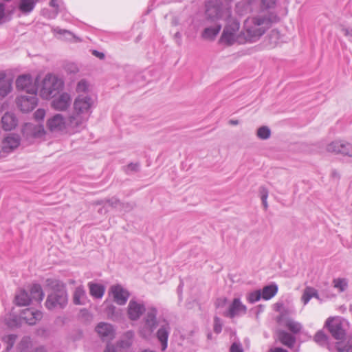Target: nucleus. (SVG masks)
I'll return each instance as SVG.
<instances>
[{"label":"nucleus","mask_w":352,"mask_h":352,"mask_svg":"<svg viewBox=\"0 0 352 352\" xmlns=\"http://www.w3.org/2000/svg\"><path fill=\"white\" fill-rule=\"evenodd\" d=\"M271 19L265 16H256L245 21L243 30L239 33V44L258 41L271 26Z\"/></svg>","instance_id":"obj_1"},{"label":"nucleus","mask_w":352,"mask_h":352,"mask_svg":"<svg viewBox=\"0 0 352 352\" xmlns=\"http://www.w3.org/2000/svg\"><path fill=\"white\" fill-rule=\"evenodd\" d=\"M46 285L52 292L47 297L45 307L50 310L65 308L68 302L65 284L57 279L48 278Z\"/></svg>","instance_id":"obj_2"},{"label":"nucleus","mask_w":352,"mask_h":352,"mask_svg":"<svg viewBox=\"0 0 352 352\" xmlns=\"http://www.w3.org/2000/svg\"><path fill=\"white\" fill-rule=\"evenodd\" d=\"M63 87V82L52 74L45 76L40 89L41 96L45 99L54 98Z\"/></svg>","instance_id":"obj_3"},{"label":"nucleus","mask_w":352,"mask_h":352,"mask_svg":"<svg viewBox=\"0 0 352 352\" xmlns=\"http://www.w3.org/2000/svg\"><path fill=\"white\" fill-rule=\"evenodd\" d=\"M230 10L223 8L218 0H209L206 3V16L208 20L215 21L222 19L224 15L230 16Z\"/></svg>","instance_id":"obj_4"},{"label":"nucleus","mask_w":352,"mask_h":352,"mask_svg":"<svg viewBox=\"0 0 352 352\" xmlns=\"http://www.w3.org/2000/svg\"><path fill=\"white\" fill-rule=\"evenodd\" d=\"M240 28L239 22L236 19H230L225 26L219 41L228 46L235 43L239 44V34H236Z\"/></svg>","instance_id":"obj_5"},{"label":"nucleus","mask_w":352,"mask_h":352,"mask_svg":"<svg viewBox=\"0 0 352 352\" xmlns=\"http://www.w3.org/2000/svg\"><path fill=\"white\" fill-rule=\"evenodd\" d=\"M94 104V102L91 97L87 95L80 94L76 98L74 102V111L78 114H82L89 118Z\"/></svg>","instance_id":"obj_6"},{"label":"nucleus","mask_w":352,"mask_h":352,"mask_svg":"<svg viewBox=\"0 0 352 352\" xmlns=\"http://www.w3.org/2000/svg\"><path fill=\"white\" fill-rule=\"evenodd\" d=\"M325 327L336 340H342L346 335L343 322L340 318H328L325 322Z\"/></svg>","instance_id":"obj_7"},{"label":"nucleus","mask_w":352,"mask_h":352,"mask_svg":"<svg viewBox=\"0 0 352 352\" xmlns=\"http://www.w3.org/2000/svg\"><path fill=\"white\" fill-rule=\"evenodd\" d=\"M30 96H19L16 99L17 107L23 113H28L32 111L38 104L36 94H30Z\"/></svg>","instance_id":"obj_8"},{"label":"nucleus","mask_w":352,"mask_h":352,"mask_svg":"<svg viewBox=\"0 0 352 352\" xmlns=\"http://www.w3.org/2000/svg\"><path fill=\"white\" fill-rule=\"evenodd\" d=\"M89 118L78 114L74 111L67 120V128L72 133L80 132L84 127Z\"/></svg>","instance_id":"obj_9"},{"label":"nucleus","mask_w":352,"mask_h":352,"mask_svg":"<svg viewBox=\"0 0 352 352\" xmlns=\"http://www.w3.org/2000/svg\"><path fill=\"white\" fill-rule=\"evenodd\" d=\"M327 151L352 157V144L344 141L339 140L331 142L327 146Z\"/></svg>","instance_id":"obj_10"},{"label":"nucleus","mask_w":352,"mask_h":352,"mask_svg":"<svg viewBox=\"0 0 352 352\" xmlns=\"http://www.w3.org/2000/svg\"><path fill=\"white\" fill-rule=\"evenodd\" d=\"M23 135L28 140L43 138L46 131L42 124L25 123L22 129Z\"/></svg>","instance_id":"obj_11"},{"label":"nucleus","mask_w":352,"mask_h":352,"mask_svg":"<svg viewBox=\"0 0 352 352\" xmlns=\"http://www.w3.org/2000/svg\"><path fill=\"white\" fill-rule=\"evenodd\" d=\"M145 311L146 307L144 302H138L135 298L130 300L127 307V315L131 320H139Z\"/></svg>","instance_id":"obj_12"},{"label":"nucleus","mask_w":352,"mask_h":352,"mask_svg":"<svg viewBox=\"0 0 352 352\" xmlns=\"http://www.w3.org/2000/svg\"><path fill=\"white\" fill-rule=\"evenodd\" d=\"M109 294L112 295L113 301L118 305H124L130 297L129 292L119 284L111 285L109 288Z\"/></svg>","instance_id":"obj_13"},{"label":"nucleus","mask_w":352,"mask_h":352,"mask_svg":"<svg viewBox=\"0 0 352 352\" xmlns=\"http://www.w3.org/2000/svg\"><path fill=\"white\" fill-rule=\"evenodd\" d=\"M46 126L52 133L60 132L67 128V122L61 114L57 113L47 120Z\"/></svg>","instance_id":"obj_14"},{"label":"nucleus","mask_w":352,"mask_h":352,"mask_svg":"<svg viewBox=\"0 0 352 352\" xmlns=\"http://www.w3.org/2000/svg\"><path fill=\"white\" fill-rule=\"evenodd\" d=\"M16 86L18 89L25 90L28 94H36L38 91V87L32 85V77L28 74L19 76L16 80Z\"/></svg>","instance_id":"obj_15"},{"label":"nucleus","mask_w":352,"mask_h":352,"mask_svg":"<svg viewBox=\"0 0 352 352\" xmlns=\"http://www.w3.org/2000/svg\"><path fill=\"white\" fill-rule=\"evenodd\" d=\"M246 307L243 305L239 298H234L230 305L228 309L223 315L230 318H234L241 314L246 313Z\"/></svg>","instance_id":"obj_16"},{"label":"nucleus","mask_w":352,"mask_h":352,"mask_svg":"<svg viewBox=\"0 0 352 352\" xmlns=\"http://www.w3.org/2000/svg\"><path fill=\"white\" fill-rule=\"evenodd\" d=\"M21 318L30 325H34L43 318V313L33 308H28L23 311Z\"/></svg>","instance_id":"obj_17"},{"label":"nucleus","mask_w":352,"mask_h":352,"mask_svg":"<svg viewBox=\"0 0 352 352\" xmlns=\"http://www.w3.org/2000/svg\"><path fill=\"white\" fill-rule=\"evenodd\" d=\"M71 104V97L67 93H63L51 102L52 107L56 111H65Z\"/></svg>","instance_id":"obj_18"},{"label":"nucleus","mask_w":352,"mask_h":352,"mask_svg":"<svg viewBox=\"0 0 352 352\" xmlns=\"http://www.w3.org/2000/svg\"><path fill=\"white\" fill-rule=\"evenodd\" d=\"M96 331L103 340H111L114 338V329L111 324L100 322L96 327Z\"/></svg>","instance_id":"obj_19"},{"label":"nucleus","mask_w":352,"mask_h":352,"mask_svg":"<svg viewBox=\"0 0 352 352\" xmlns=\"http://www.w3.org/2000/svg\"><path fill=\"white\" fill-rule=\"evenodd\" d=\"M157 311L155 308H151L144 318L145 328L148 329L149 333H153L157 327Z\"/></svg>","instance_id":"obj_20"},{"label":"nucleus","mask_w":352,"mask_h":352,"mask_svg":"<svg viewBox=\"0 0 352 352\" xmlns=\"http://www.w3.org/2000/svg\"><path fill=\"white\" fill-rule=\"evenodd\" d=\"M277 322L278 323L284 322V325L288 329V330L294 334L300 333L302 329V325L300 323L296 322L291 318L285 319L283 314H280L278 317Z\"/></svg>","instance_id":"obj_21"},{"label":"nucleus","mask_w":352,"mask_h":352,"mask_svg":"<svg viewBox=\"0 0 352 352\" xmlns=\"http://www.w3.org/2000/svg\"><path fill=\"white\" fill-rule=\"evenodd\" d=\"M169 333L170 326L168 323L162 325L157 331V338L161 343L162 351H165L168 346Z\"/></svg>","instance_id":"obj_22"},{"label":"nucleus","mask_w":352,"mask_h":352,"mask_svg":"<svg viewBox=\"0 0 352 352\" xmlns=\"http://www.w3.org/2000/svg\"><path fill=\"white\" fill-rule=\"evenodd\" d=\"M1 124L5 131H11L17 125V119L13 113H6L1 118Z\"/></svg>","instance_id":"obj_23"},{"label":"nucleus","mask_w":352,"mask_h":352,"mask_svg":"<svg viewBox=\"0 0 352 352\" xmlns=\"http://www.w3.org/2000/svg\"><path fill=\"white\" fill-rule=\"evenodd\" d=\"M20 144V138L18 135L8 136L4 142L3 150L5 152H10L16 148Z\"/></svg>","instance_id":"obj_24"},{"label":"nucleus","mask_w":352,"mask_h":352,"mask_svg":"<svg viewBox=\"0 0 352 352\" xmlns=\"http://www.w3.org/2000/svg\"><path fill=\"white\" fill-rule=\"evenodd\" d=\"M278 338L279 341L285 346L292 348L294 347L296 343V338L290 334L289 333L284 331L280 330L278 332Z\"/></svg>","instance_id":"obj_25"},{"label":"nucleus","mask_w":352,"mask_h":352,"mask_svg":"<svg viewBox=\"0 0 352 352\" xmlns=\"http://www.w3.org/2000/svg\"><path fill=\"white\" fill-rule=\"evenodd\" d=\"M221 29V25L215 23L213 26L206 28L201 33L204 39L214 40Z\"/></svg>","instance_id":"obj_26"},{"label":"nucleus","mask_w":352,"mask_h":352,"mask_svg":"<svg viewBox=\"0 0 352 352\" xmlns=\"http://www.w3.org/2000/svg\"><path fill=\"white\" fill-rule=\"evenodd\" d=\"M87 296L84 288L82 286L75 289L73 295V302L76 305H82L86 303Z\"/></svg>","instance_id":"obj_27"},{"label":"nucleus","mask_w":352,"mask_h":352,"mask_svg":"<svg viewBox=\"0 0 352 352\" xmlns=\"http://www.w3.org/2000/svg\"><path fill=\"white\" fill-rule=\"evenodd\" d=\"M88 286L91 296L96 298H101L103 296L105 291L103 285L90 282L88 283Z\"/></svg>","instance_id":"obj_28"},{"label":"nucleus","mask_w":352,"mask_h":352,"mask_svg":"<svg viewBox=\"0 0 352 352\" xmlns=\"http://www.w3.org/2000/svg\"><path fill=\"white\" fill-rule=\"evenodd\" d=\"M31 301L35 300L38 302H41L44 297V293L42 287L39 284H34L30 288V294Z\"/></svg>","instance_id":"obj_29"},{"label":"nucleus","mask_w":352,"mask_h":352,"mask_svg":"<svg viewBox=\"0 0 352 352\" xmlns=\"http://www.w3.org/2000/svg\"><path fill=\"white\" fill-rule=\"evenodd\" d=\"M14 301L18 306H26L31 302V298L28 293L25 290H20L16 294Z\"/></svg>","instance_id":"obj_30"},{"label":"nucleus","mask_w":352,"mask_h":352,"mask_svg":"<svg viewBox=\"0 0 352 352\" xmlns=\"http://www.w3.org/2000/svg\"><path fill=\"white\" fill-rule=\"evenodd\" d=\"M313 297L319 299L318 291L312 287H306L301 298L304 305H307Z\"/></svg>","instance_id":"obj_31"},{"label":"nucleus","mask_w":352,"mask_h":352,"mask_svg":"<svg viewBox=\"0 0 352 352\" xmlns=\"http://www.w3.org/2000/svg\"><path fill=\"white\" fill-rule=\"evenodd\" d=\"M277 292V285L271 284L263 288L261 296L264 300H270L276 294Z\"/></svg>","instance_id":"obj_32"},{"label":"nucleus","mask_w":352,"mask_h":352,"mask_svg":"<svg viewBox=\"0 0 352 352\" xmlns=\"http://www.w3.org/2000/svg\"><path fill=\"white\" fill-rule=\"evenodd\" d=\"M39 0H21L19 4V10L23 13H30L33 10L35 7L36 3Z\"/></svg>","instance_id":"obj_33"},{"label":"nucleus","mask_w":352,"mask_h":352,"mask_svg":"<svg viewBox=\"0 0 352 352\" xmlns=\"http://www.w3.org/2000/svg\"><path fill=\"white\" fill-rule=\"evenodd\" d=\"M328 336L322 330L318 331L314 338V340L320 346L328 345Z\"/></svg>","instance_id":"obj_34"},{"label":"nucleus","mask_w":352,"mask_h":352,"mask_svg":"<svg viewBox=\"0 0 352 352\" xmlns=\"http://www.w3.org/2000/svg\"><path fill=\"white\" fill-rule=\"evenodd\" d=\"M336 347L338 352H352V338H349L346 342H337Z\"/></svg>","instance_id":"obj_35"},{"label":"nucleus","mask_w":352,"mask_h":352,"mask_svg":"<svg viewBox=\"0 0 352 352\" xmlns=\"http://www.w3.org/2000/svg\"><path fill=\"white\" fill-rule=\"evenodd\" d=\"M333 285L340 292H344L348 287V282L346 278H338L333 280Z\"/></svg>","instance_id":"obj_36"},{"label":"nucleus","mask_w":352,"mask_h":352,"mask_svg":"<svg viewBox=\"0 0 352 352\" xmlns=\"http://www.w3.org/2000/svg\"><path fill=\"white\" fill-rule=\"evenodd\" d=\"M280 33L276 30H272L268 35L269 43L272 47H274L280 39Z\"/></svg>","instance_id":"obj_37"},{"label":"nucleus","mask_w":352,"mask_h":352,"mask_svg":"<svg viewBox=\"0 0 352 352\" xmlns=\"http://www.w3.org/2000/svg\"><path fill=\"white\" fill-rule=\"evenodd\" d=\"M105 313L107 314L109 318L111 320H117L120 316V313L117 310V308L113 305H108L105 309Z\"/></svg>","instance_id":"obj_38"},{"label":"nucleus","mask_w":352,"mask_h":352,"mask_svg":"<svg viewBox=\"0 0 352 352\" xmlns=\"http://www.w3.org/2000/svg\"><path fill=\"white\" fill-rule=\"evenodd\" d=\"M257 137L261 140H267L270 138L271 131L267 126H263L257 129Z\"/></svg>","instance_id":"obj_39"},{"label":"nucleus","mask_w":352,"mask_h":352,"mask_svg":"<svg viewBox=\"0 0 352 352\" xmlns=\"http://www.w3.org/2000/svg\"><path fill=\"white\" fill-rule=\"evenodd\" d=\"M262 297L261 292L260 290L252 292L248 294L247 298L248 300L250 303H254L261 299Z\"/></svg>","instance_id":"obj_40"},{"label":"nucleus","mask_w":352,"mask_h":352,"mask_svg":"<svg viewBox=\"0 0 352 352\" xmlns=\"http://www.w3.org/2000/svg\"><path fill=\"white\" fill-rule=\"evenodd\" d=\"M89 88V84L85 79L80 80L76 86V91L78 93H85L87 91Z\"/></svg>","instance_id":"obj_41"},{"label":"nucleus","mask_w":352,"mask_h":352,"mask_svg":"<svg viewBox=\"0 0 352 352\" xmlns=\"http://www.w3.org/2000/svg\"><path fill=\"white\" fill-rule=\"evenodd\" d=\"M11 90V85L9 83L5 82L0 85V99L6 96Z\"/></svg>","instance_id":"obj_42"},{"label":"nucleus","mask_w":352,"mask_h":352,"mask_svg":"<svg viewBox=\"0 0 352 352\" xmlns=\"http://www.w3.org/2000/svg\"><path fill=\"white\" fill-rule=\"evenodd\" d=\"M223 327V322L221 320L217 317L215 316L214 318V333L219 334L221 332Z\"/></svg>","instance_id":"obj_43"},{"label":"nucleus","mask_w":352,"mask_h":352,"mask_svg":"<svg viewBox=\"0 0 352 352\" xmlns=\"http://www.w3.org/2000/svg\"><path fill=\"white\" fill-rule=\"evenodd\" d=\"M106 203H107L109 206L113 208H116L118 207L120 208L121 201L117 197H113L110 199H106Z\"/></svg>","instance_id":"obj_44"},{"label":"nucleus","mask_w":352,"mask_h":352,"mask_svg":"<svg viewBox=\"0 0 352 352\" xmlns=\"http://www.w3.org/2000/svg\"><path fill=\"white\" fill-rule=\"evenodd\" d=\"M230 352H243V347L239 342H234L230 348Z\"/></svg>","instance_id":"obj_45"},{"label":"nucleus","mask_w":352,"mask_h":352,"mask_svg":"<svg viewBox=\"0 0 352 352\" xmlns=\"http://www.w3.org/2000/svg\"><path fill=\"white\" fill-rule=\"evenodd\" d=\"M45 116V111L43 109H38L34 113V118L36 120H42Z\"/></svg>","instance_id":"obj_46"},{"label":"nucleus","mask_w":352,"mask_h":352,"mask_svg":"<svg viewBox=\"0 0 352 352\" xmlns=\"http://www.w3.org/2000/svg\"><path fill=\"white\" fill-rule=\"evenodd\" d=\"M134 207L135 204L133 203H123L121 201L120 209L124 210V211H131L134 208Z\"/></svg>","instance_id":"obj_47"},{"label":"nucleus","mask_w":352,"mask_h":352,"mask_svg":"<svg viewBox=\"0 0 352 352\" xmlns=\"http://www.w3.org/2000/svg\"><path fill=\"white\" fill-rule=\"evenodd\" d=\"M259 194L261 199H265L268 197L269 190L265 186H261L259 188Z\"/></svg>","instance_id":"obj_48"},{"label":"nucleus","mask_w":352,"mask_h":352,"mask_svg":"<svg viewBox=\"0 0 352 352\" xmlns=\"http://www.w3.org/2000/svg\"><path fill=\"white\" fill-rule=\"evenodd\" d=\"M139 163H130L127 165V169L132 172H138L139 170Z\"/></svg>","instance_id":"obj_49"},{"label":"nucleus","mask_w":352,"mask_h":352,"mask_svg":"<svg viewBox=\"0 0 352 352\" xmlns=\"http://www.w3.org/2000/svg\"><path fill=\"white\" fill-rule=\"evenodd\" d=\"M276 1V0H262V3L266 8H271L275 6Z\"/></svg>","instance_id":"obj_50"},{"label":"nucleus","mask_w":352,"mask_h":352,"mask_svg":"<svg viewBox=\"0 0 352 352\" xmlns=\"http://www.w3.org/2000/svg\"><path fill=\"white\" fill-rule=\"evenodd\" d=\"M54 31L56 33L61 34V35H68L70 37H74V36L73 35V34L71 32L66 30H63V29H60V28H57L56 29L54 30Z\"/></svg>","instance_id":"obj_51"},{"label":"nucleus","mask_w":352,"mask_h":352,"mask_svg":"<svg viewBox=\"0 0 352 352\" xmlns=\"http://www.w3.org/2000/svg\"><path fill=\"white\" fill-rule=\"evenodd\" d=\"M341 30L346 36L349 37V41L352 42V29L342 27Z\"/></svg>","instance_id":"obj_52"},{"label":"nucleus","mask_w":352,"mask_h":352,"mask_svg":"<svg viewBox=\"0 0 352 352\" xmlns=\"http://www.w3.org/2000/svg\"><path fill=\"white\" fill-rule=\"evenodd\" d=\"M66 69L70 73H76L78 72L77 66L74 64H69L67 66Z\"/></svg>","instance_id":"obj_53"},{"label":"nucleus","mask_w":352,"mask_h":352,"mask_svg":"<svg viewBox=\"0 0 352 352\" xmlns=\"http://www.w3.org/2000/svg\"><path fill=\"white\" fill-rule=\"evenodd\" d=\"M104 352H117V350L114 345L107 344Z\"/></svg>","instance_id":"obj_54"},{"label":"nucleus","mask_w":352,"mask_h":352,"mask_svg":"<svg viewBox=\"0 0 352 352\" xmlns=\"http://www.w3.org/2000/svg\"><path fill=\"white\" fill-rule=\"evenodd\" d=\"M226 302H227V299L226 298H219L217 300L216 306L217 307H223L226 304Z\"/></svg>","instance_id":"obj_55"},{"label":"nucleus","mask_w":352,"mask_h":352,"mask_svg":"<svg viewBox=\"0 0 352 352\" xmlns=\"http://www.w3.org/2000/svg\"><path fill=\"white\" fill-rule=\"evenodd\" d=\"M92 54L101 60L104 58V54L102 52H98L97 50H93Z\"/></svg>","instance_id":"obj_56"},{"label":"nucleus","mask_w":352,"mask_h":352,"mask_svg":"<svg viewBox=\"0 0 352 352\" xmlns=\"http://www.w3.org/2000/svg\"><path fill=\"white\" fill-rule=\"evenodd\" d=\"M5 16V4L0 2V20Z\"/></svg>","instance_id":"obj_57"},{"label":"nucleus","mask_w":352,"mask_h":352,"mask_svg":"<svg viewBox=\"0 0 352 352\" xmlns=\"http://www.w3.org/2000/svg\"><path fill=\"white\" fill-rule=\"evenodd\" d=\"M50 6L55 8L56 10H58V4L57 0H51L50 2Z\"/></svg>","instance_id":"obj_58"},{"label":"nucleus","mask_w":352,"mask_h":352,"mask_svg":"<svg viewBox=\"0 0 352 352\" xmlns=\"http://www.w3.org/2000/svg\"><path fill=\"white\" fill-rule=\"evenodd\" d=\"M32 352H47V351L44 346H38V347L36 348Z\"/></svg>","instance_id":"obj_59"},{"label":"nucleus","mask_w":352,"mask_h":352,"mask_svg":"<svg viewBox=\"0 0 352 352\" xmlns=\"http://www.w3.org/2000/svg\"><path fill=\"white\" fill-rule=\"evenodd\" d=\"M105 203H106V199H100V200H97V201H94L93 204L96 205V206H98V205H102Z\"/></svg>","instance_id":"obj_60"},{"label":"nucleus","mask_w":352,"mask_h":352,"mask_svg":"<svg viewBox=\"0 0 352 352\" xmlns=\"http://www.w3.org/2000/svg\"><path fill=\"white\" fill-rule=\"evenodd\" d=\"M331 176H332V177H334V178H340V175L336 170H332Z\"/></svg>","instance_id":"obj_61"},{"label":"nucleus","mask_w":352,"mask_h":352,"mask_svg":"<svg viewBox=\"0 0 352 352\" xmlns=\"http://www.w3.org/2000/svg\"><path fill=\"white\" fill-rule=\"evenodd\" d=\"M267 198L261 199L262 204L263 205V207H264L265 210H267V208H268V204H267Z\"/></svg>","instance_id":"obj_62"},{"label":"nucleus","mask_w":352,"mask_h":352,"mask_svg":"<svg viewBox=\"0 0 352 352\" xmlns=\"http://www.w3.org/2000/svg\"><path fill=\"white\" fill-rule=\"evenodd\" d=\"M272 352H287V351L282 348H276Z\"/></svg>","instance_id":"obj_63"},{"label":"nucleus","mask_w":352,"mask_h":352,"mask_svg":"<svg viewBox=\"0 0 352 352\" xmlns=\"http://www.w3.org/2000/svg\"><path fill=\"white\" fill-rule=\"evenodd\" d=\"M229 123L232 125H237L239 124V122L237 120H230Z\"/></svg>","instance_id":"obj_64"}]
</instances>
